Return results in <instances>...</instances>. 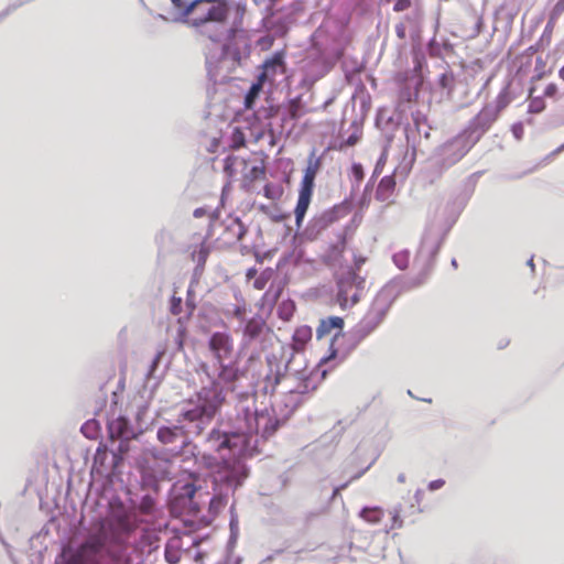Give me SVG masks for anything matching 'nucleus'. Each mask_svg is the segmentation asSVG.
I'll use <instances>...</instances> for the list:
<instances>
[{"label":"nucleus","instance_id":"f257e3e1","mask_svg":"<svg viewBox=\"0 0 564 564\" xmlns=\"http://www.w3.org/2000/svg\"><path fill=\"white\" fill-rule=\"evenodd\" d=\"M230 7L227 0H194L184 9V22L213 43L231 41L242 31L245 6L237 4L235 20L226 25Z\"/></svg>","mask_w":564,"mask_h":564},{"label":"nucleus","instance_id":"f03ea898","mask_svg":"<svg viewBox=\"0 0 564 564\" xmlns=\"http://www.w3.org/2000/svg\"><path fill=\"white\" fill-rule=\"evenodd\" d=\"M203 368L207 377V383L200 387L188 401L189 408L181 414L184 420L189 422L210 421L226 401L225 387L228 386L230 390H234V384H225L223 380H219L218 375L213 377L205 366Z\"/></svg>","mask_w":564,"mask_h":564},{"label":"nucleus","instance_id":"7ed1b4c3","mask_svg":"<svg viewBox=\"0 0 564 564\" xmlns=\"http://www.w3.org/2000/svg\"><path fill=\"white\" fill-rule=\"evenodd\" d=\"M208 348L217 364L216 375L225 384H235L237 380L245 376L243 371L239 369L238 362L231 360L235 346L229 333L215 332L212 334L208 340Z\"/></svg>","mask_w":564,"mask_h":564},{"label":"nucleus","instance_id":"20e7f679","mask_svg":"<svg viewBox=\"0 0 564 564\" xmlns=\"http://www.w3.org/2000/svg\"><path fill=\"white\" fill-rule=\"evenodd\" d=\"M321 158L315 156V153L312 152L307 159V165L304 170V175L300 183L297 203L294 209L295 224L297 228H301L306 212L312 202L315 187V178L318 171L321 170Z\"/></svg>","mask_w":564,"mask_h":564},{"label":"nucleus","instance_id":"39448f33","mask_svg":"<svg viewBox=\"0 0 564 564\" xmlns=\"http://www.w3.org/2000/svg\"><path fill=\"white\" fill-rule=\"evenodd\" d=\"M205 444L208 451L217 453L219 458L224 462L232 456L240 454L247 444L243 431L240 433L227 434L219 430H213Z\"/></svg>","mask_w":564,"mask_h":564},{"label":"nucleus","instance_id":"423d86ee","mask_svg":"<svg viewBox=\"0 0 564 564\" xmlns=\"http://www.w3.org/2000/svg\"><path fill=\"white\" fill-rule=\"evenodd\" d=\"M104 539L100 534L89 535L74 551H64L59 561L64 564H99L98 555L104 547Z\"/></svg>","mask_w":564,"mask_h":564},{"label":"nucleus","instance_id":"0eeeda50","mask_svg":"<svg viewBox=\"0 0 564 564\" xmlns=\"http://www.w3.org/2000/svg\"><path fill=\"white\" fill-rule=\"evenodd\" d=\"M365 282L355 270H349L339 278L337 302L341 308L351 307L360 301Z\"/></svg>","mask_w":564,"mask_h":564},{"label":"nucleus","instance_id":"6e6552de","mask_svg":"<svg viewBox=\"0 0 564 564\" xmlns=\"http://www.w3.org/2000/svg\"><path fill=\"white\" fill-rule=\"evenodd\" d=\"M246 421L248 425L243 431L246 438L252 434L259 433L260 429L263 437H270L280 426L279 420L268 413L247 414Z\"/></svg>","mask_w":564,"mask_h":564},{"label":"nucleus","instance_id":"1a4fd4ad","mask_svg":"<svg viewBox=\"0 0 564 564\" xmlns=\"http://www.w3.org/2000/svg\"><path fill=\"white\" fill-rule=\"evenodd\" d=\"M267 330V323L262 317L253 316L249 318L242 328L241 347L247 348L258 341Z\"/></svg>","mask_w":564,"mask_h":564},{"label":"nucleus","instance_id":"9d476101","mask_svg":"<svg viewBox=\"0 0 564 564\" xmlns=\"http://www.w3.org/2000/svg\"><path fill=\"white\" fill-rule=\"evenodd\" d=\"M158 438L164 445H169L171 452L180 453L186 444V435L183 427H161L158 431Z\"/></svg>","mask_w":564,"mask_h":564},{"label":"nucleus","instance_id":"9b49d317","mask_svg":"<svg viewBox=\"0 0 564 564\" xmlns=\"http://www.w3.org/2000/svg\"><path fill=\"white\" fill-rule=\"evenodd\" d=\"M349 213L350 206L348 203L344 202L326 209L319 216L315 217L313 221L319 229H325L339 219L346 217Z\"/></svg>","mask_w":564,"mask_h":564},{"label":"nucleus","instance_id":"f8f14e48","mask_svg":"<svg viewBox=\"0 0 564 564\" xmlns=\"http://www.w3.org/2000/svg\"><path fill=\"white\" fill-rule=\"evenodd\" d=\"M284 58L283 51L275 52L271 58L264 62L263 72L258 77L259 80L264 83L267 79H273L278 74H284L286 70Z\"/></svg>","mask_w":564,"mask_h":564},{"label":"nucleus","instance_id":"ddd939ff","mask_svg":"<svg viewBox=\"0 0 564 564\" xmlns=\"http://www.w3.org/2000/svg\"><path fill=\"white\" fill-rule=\"evenodd\" d=\"M506 106V102L499 100V106L497 109L491 107H484L481 111L476 117V124L481 130H488L492 122L498 118L499 111Z\"/></svg>","mask_w":564,"mask_h":564},{"label":"nucleus","instance_id":"4468645a","mask_svg":"<svg viewBox=\"0 0 564 564\" xmlns=\"http://www.w3.org/2000/svg\"><path fill=\"white\" fill-rule=\"evenodd\" d=\"M113 520L122 533H130L138 527L135 514L127 511L123 507L121 511L113 514Z\"/></svg>","mask_w":564,"mask_h":564},{"label":"nucleus","instance_id":"2eb2a0df","mask_svg":"<svg viewBox=\"0 0 564 564\" xmlns=\"http://www.w3.org/2000/svg\"><path fill=\"white\" fill-rule=\"evenodd\" d=\"M183 553V542L177 535L172 536L165 544L164 557L170 564H176L181 561Z\"/></svg>","mask_w":564,"mask_h":564},{"label":"nucleus","instance_id":"dca6fc26","mask_svg":"<svg viewBox=\"0 0 564 564\" xmlns=\"http://www.w3.org/2000/svg\"><path fill=\"white\" fill-rule=\"evenodd\" d=\"M344 327V319L338 316H330L327 318H323L319 322V325L316 329V337L318 339L329 335L332 330L337 329L340 332Z\"/></svg>","mask_w":564,"mask_h":564},{"label":"nucleus","instance_id":"f3484780","mask_svg":"<svg viewBox=\"0 0 564 564\" xmlns=\"http://www.w3.org/2000/svg\"><path fill=\"white\" fill-rule=\"evenodd\" d=\"M247 232V229L239 218H234L226 227V234L228 237L226 241L228 243H237L242 240Z\"/></svg>","mask_w":564,"mask_h":564},{"label":"nucleus","instance_id":"a211bd4d","mask_svg":"<svg viewBox=\"0 0 564 564\" xmlns=\"http://www.w3.org/2000/svg\"><path fill=\"white\" fill-rule=\"evenodd\" d=\"M395 185L397 183L393 175L382 177L376 191V198L380 202L388 200L392 196Z\"/></svg>","mask_w":564,"mask_h":564},{"label":"nucleus","instance_id":"6ab92c4d","mask_svg":"<svg viewBox=\"0 0 564 564\" xmlns=\"http://www.w3.org/2000/svg\"><path fill=\"white\" fill-rule=\"evenodd\" d=\"M109 434L112 440L115 438H128L129 437V422L126 417L119 416L112 420L109 425Z\"/></svg>","mask_w":564,"mask_h":564},{"label":"nucleus","instance_id":"aec40b11","mask_svg":"<svg viewBox=\"0 0 564 564\" xmlns=\"http://www.w3.org/2000/svg\"><path fill=\"white\" fill-rule=\"evenodd\" d=\"M313 330L307 325L299 326L293 334V347L295 350H303L305 345L312 339Z\"/></svg>","mask_w":564,"mask_h":564},{"label":"nucleus","instance_id":"412c9836","mask_svg":"<svg viewBox=\"0 0 564 564\" xmlns=\"http://www.w3.org/2000/svg\"><path fill=\"white\" fill-rule=\"evenodd\" d=\"M383 516L384 511L380 507H366L359 513V517L369 524L380 523Z\"/></svg>","mask_w":564,"mask_h":564},{"label":"nucleus","instance_id":"4be33fe9","mask_svg":"<svg viewBox=\"0 0 564 564\" xmlns=\"http://www.w3.org/2000/svg\"><path fill=\"white\" fill-rule=\"evenodd\" d=\"M455 145H459L458 147V152L454 159V162H457L459 161L460 159H463L470 150L471 145H468L466 141L463 140L462 135H458L449 141H447L444 145H443V149L444 150H449L452 148H454Z\"/></svg>","mask_w":564,"mask_h":564},{"label":"nucleus","instance_id":"5701e85b","mask_svg":"<svg viewBox=\"0 0 564 564\" xmlns=\"http://www.w3.org/2000/svg\"><path fill=\"white\" fill-rule=\"evenodd\" d=\"M208 256H209V247L207 246L206 240H203L199 243L198 249H196L192 252L193 261H195L197 263V265L202 267V268L205 265Z\"/></svg>","mask_w":564,"mask_h":564},{"label":"nucleus","instance_id":"b1692460","mask_svg":"<svg viewBox=\"0 0 564 564\" xmlns=\"http://www.w3.org/2000/svg\"><path fill=\"white\" fill-rule=\"evenodd\" d=\"M237 165H247V161L235 155H229L225 159L224 171L229 177L235 176Z\"/></svg>","mask_w":564,"mask_h":564},{"label":"nucleus","instance_id":"393cba45","mask_svg":"<svg viewBox=\"0 0 564 564\" xmlns=\"http://www.w3.org/2000/svg\"><path fill=\"white\" fill-rule=\"evenodd\" d=\"M262 85H263V82H260L258 79V83L252 84V86L248 90V93L246 95V98H245V106H246L247 109H251L252 108L256 98L259 96V93H260V90L262 88Z\"/></svg>","mask_w":564,"mask_h":564},{"label":"nucleus","instance_id":"a878e982","mask_svg":"<svg viewBox=\"0 0 564 564\" xmlns=\"http://www.w3.org/2000/svg\"><path fill=\"white\" fill-rule=\"evenodd\" d=\"M272 275L273 271L271 269L264 270L253 281V288L256 290H263L267 286L268 282L270 281V279L272 278Z\"/></svg>","mask_w":564,"mask_h":564},{"label":"nucleus","instance_id":"bb28decb","mask_svg":"<svg viewBox=\"0 0 564 564\" xmlns=\"http://www.w3.org/2000/svg\"><path fill=\"white\" fill-rule=\"evenodd\" d=\"M154 508H155V501L151 496L147 495L141 499L140 505H139V510L141 513L151 514V513H153Z\"/></svg>","mask_w":564,"mask_h":564},{"label":"nucleus","instance_id":"cd10ccee","mask_svg":"<svg viewBox=\"0 0 564 564\" xmlns=\"http://www.w3.org/2000/svg\"><path fill=\"white\" fill-rule=\"evenodd\" d=\"M545 109V101L542 97H532L529 102V112L540 113Z\"/></svg>","mask_w":564,"mask_h":564},{"label":"nucleus","instance_id":"c85d7f7f","mask_svg":"<svg viewBox=\"0 0 564 564\" xmlns=\"http://www.w3.org/2000/svg\"><path fill=\"white\" fill-rule=\"evenodd\" d=\"M264 167L263 166H253L248 174L245 175V181L249 184L253 183L258 178L264 176Z\"/></svg>","mask_w":564,"mask_h":564},{"label":"nucleus","instance_id":"c756f323","mask_svg":"<svg viewBox=\"0 0 564 564\" xmlns=\"http://www.w3.org/2000/svg\"><path fill=\"white\" fill-rule=\"evenodd\" d=\"M227 505V499L223 496H215L210 499L209 509L214 512H219Z\"/></svg>","mask_w":564,"mask_h":564},{"label":"nucleus","instance_id":"7c9ffc66","mask_svg":"<svg viewBox=\"0 0 564 564\" xmlns=\"http://www.w3.org/2000/svg\"><path fill=\"white\" fill-rule=\"evenodd\" d=\"M181 499L187 500L189 505L193 503V498L196 492V487L193 484H186L182 488Z\"/></svg>","mask_w":564,"mask_h":564},{"label":"nucleus","instance_id":"2f4dec72","mask_svg":"<svg viewBox=\"0 0 564 564\" xmlns=\"http://www.w3.org/2000/svg\"><path fill=\"white\" fill-rule=\"evenodd\" d=\"M300 109H301L300 99L299 98L292 99L289 102V115H290V118L293 119V120H297L301 117Z\"/></svg>","mask_w":564,"mask_h":564},{"label":"nucleus","instance_id":"473e14b6","mask_svg":"<svg viewBox=\"0 0 564 564\" xmlns=\"http://www.w3.org/2000/svg\"><path fill=\"white\" fill-rule=\"evenodd\" d=\"M294 306L292 303H283L282 306L280 307L279 315L283 319L288 321L292 316Z\"/></svg>","mask_w":564,"mask_h":564},{"label":"nucleus","instance_id":"72a5a7b5","mask_svg":"<svg viewBox=\"0 0 564 564\" xmlns=\"http://www.w3.org/2000/svg\"><path fill=\"white\" fill-rule=\"evenodd\" d=\"M351 175L355 177V180L360 183L364 177H365V173H364V167L360 163H354L351 165Z\"/></svg>","mask_w":564,"mask_h":564},{"label":"nucleus","instance_id":"f704fd0d","mask_svg":"<svg viewBox=\"0 0 564 564\" xmlns=\"http://www.w3.org/2000/svg\"><path fill=\"white\" fill-rule=\"evenodd\" d=\"M264 196L269 199H278L282 191L281 189H274L270 184H267L263 188Z\"/></svg>","mask_w":564,"mask_h":564},{"label":"nucleus","instance_id":"c9c22d12","mask_svg":"<svg viewBox=\"0 0 564 564\" xmlns=\"http://www.w3.org/2000/svg\"><path fill=\"white\" fill-rule=\"evenodd\" d=\"M403 525V521L401 519V509L395 508L392 511V524L391 529H400Z\"/></svg>","mask_w":564,"mask_h":564},{"label":"nucleus","instance_id":"e433bc0d","mask_svg":"<svg viewBox=\"0 0 564 564\" xmlns=\"http://www.w3.org/2000/svg\"><path fill=\"white\" fill-rule=\"evenodd\" d=\"M170 311L173 315H178L182 312V299L172 296Z\"/></svg>","mask_w":564,"mask_h":564},{"label":"nucleus","instance_id":"4c0bfd02","mask_svg":"<svg viewBox=\"0 0 564 564\" xmlns=\"http://www.w3.org/2000/svg\"><path fill=\"white\" fill-rule=\"evenodd\" d=\"M411 6H412L411 0H397L393 6V10L395 12H402V11L408 10Z\"/></svg>","mask_w":564,"mask_h":564},{"label":"nucleus","instance_id":"58836bf2","mask_svg":"<svg viewBox=\"0 0 564 564\" xmlns=\"http://www.w3.org/2000/svg\"><path fill=\"white\" fill-rule=\"evenodd\" d=\"M389 306H390V303H388L384 307H382L376 312L377 319H376L375 324L372 325V327L368 330V333L371 332L375 327H377L382 322Z\"/></svg>","mask_w":564,"mask_h":564},{"label":"nucleus","instance_id":"ea45409f","mask_svg":"<svg viewBox=\"0 0 564 564\" xmlns=\"http://www.w3.org/2000/svg\"><path fill=\"white\" fill-rule=\"evenodd\" d=\"M557 90H558V89H557L556 84L551 83V84H549V85L545 87L544 96H546V97H554V96H556Z\"/></svg>","mask_w":564,"mask_h":564},{"label":"nucleus","instance_id":"a19ab883","mask_svg":"<svg viewBox=\"0 0 564 564\" xmlns=\"http://www.w3.org/2000/svg\"><path fill=\"white\" fill-rule=\"evenodd\" d=\"M246 306L245 305H237L235 308H234V316L238 319H242L246 315Z\"/></svg>","mask_w":564,"mask_h":564},{"label":"nucleus","instance_id":"79ce46f5","mask_svg":"<svg viewBox=\"0 0 564 564\" xmlns=\"http://www.w3.org/2000/svg\"><path fill=\"white\" fill-rule=\"evenodd\" d=\"M395 34L400 40H404L406 37V30L403 23H398L395 25Z\"/></svg>","mask_w":564,"mask_h":564},{"label":"nucleus","instance_id":"37998d69","mask_svg":"<svg viewBox=\"0 0 564 564\" xmlns=\"http://www.w3.org/2000/svg\"><path fill=\"white\" fill-rule=\"evenodd\" d=\"M174 8L181 12V15L184 18V9L188 6L185 4L183 0H171Z\"/></svg>","mask_w":564,"mask_h":564},{"label":"nucleus","instance_id":"c03bdc74","mask_svg":"<svg viewBox=\"0 0 564 564\" xmlns=\"http://www.w3.org/2000/svg\"><path fill=\"white\" fill-rule=\"evenodd\" d=\"M384 163H386V155L383 154V155H381V158L378 160V162H377V164H376V167H375L373 173H375V174H377V175H379V174L381 173V171H382V167H383Z\"/></svg>","mask_w":564,"mask_h":564},{"label":"nucleus","instance_id":"a18cd8bd","mask_svg":"<svg viewBox=\"0 0 564 564\" xmlns=\"http://www.w3.org/2000/svg\"><path fill=\"white\" fill-rule=\"evenodd\" d=\"M444 484H445V481H444V480H442V479L433 480V481H431V482L429 484V488H430L431 490H436V489H440L441 487H443V486H444Z\"/></svg>","mask_w":564,"mask_h":564},{"label":"nucleus","instance_id":"49530a36","mask_svg":"<svg viewBox=\"0 0 564 564\" xmlns=\"http://www.w3.org/2000/svg\"><path fill=\"white\" fill-rule=\"evenodd\" d=\"M359 138L356 134L349 135V138L346 140V144L349 147L355 145L358 142Z\"/></svg>","mask_w":564,"mask_h":564},{"label":"nucleus","instance_id":"de8ad7c7","mask_svg":"<svg viewBox=\"0 0 564 564\" xmlns=\"http://www.w3.org/2000/svg\"><path fill=\"white\" fill-rule=\"evenodd\" d=\"M257 274V269L256 268H250L248 269L247 273H246V276L248 280L254 278Z\"/></svg>","mask_w":564,"mask_h":564},{"label":"nucleus","instance_id":"09e8293b","mask_svg":"<svg viewBox=\"0 0 564 564\" xmlns=\"http://www.w3.org/2000/svg\"><path fill=\"white\" fill-rule=\"evenodd\" d=\"M558 76L564 80V66L560 69Z\"/></svg>","mask_w":564,"mask_h":564},{"label":"nucleus","instance_id":"8fccbe9b","mask_svg":"<svg viewBox=\"0 0 564 564\" xmlns=\"http://www.w3.org/2000/svg\"><path fill=\"white\" fill-rule=\"evenodd\" d=\"M200 215H202L200 209H196V210L194 212V216H195V217H199Z\"/></svg>","mask_w":564,"mask_h":564},{"label":"nucleus","instance_id":"3c124183","mask_svg":"<svg viewBox=\"0 0 564 564\" xmlns=\"http://www.w3.org/2000/svg\"><path fill=\"white\" fill-rule=\"evenodd\" d=\"M344 249H345V240L341 241V247H340L339 252L341 253L344 251Z\"/></svg>","mask_w":564,"mask_h":564},{"label":"nucleus","instance_id":"603ef678","mask_svg":"<svg viewBox=\"0 0 564 564\" xmlns=\"http://www.w3.org/2000/svg\"><path fill=\"white\" fill-rule=\"evenodd\" d=\"M382 296H383V294H379V295H378V297H377V300H376V304H378V303H379V301L381 300V297H382Z\"/></svg>","mask_w":564,"mask_h":564},{"label":"nucleus","instance_id":"864d4df0","mask_svg":"<svg viewBox=\"0 0 564 564\" xmlns=\"http://www.w3.org/2000/svg\"><path fill=\"white\" fill-rule=\"evenodd\" d=\"M240 134V138H241V144H245V141H243V138H242V134L239 132Z\"/></svg>","mask_w":564,"mask_h":564},{"label":"nucleus","instance_id":"5fc2aeb1","mask_svg":"<svg viewBox=\"0 0 564 564\" xmlns=\"http://www.w3.org/2000/svg\"><path fill=\"white\" fill-rule=\"evenodd\" d=\"M192 508H193L195 511H198L197 506H193Z\"/></svg>","mask_w":564,"mask_h":564},{"label":"nucleus","instance_id":"6e6d98bb","mask_svg":"<svg viewBox=\"0 0 564 564\" xmlns=\"http://www.w3.org/2000/svg\"><path fill=\"white\" fill-rule=\"evenodd\" d=\"M55 564H64L59 560L55 561Z\"/></svg>","mask_w":564,"mask_h":564}]
</instances>
